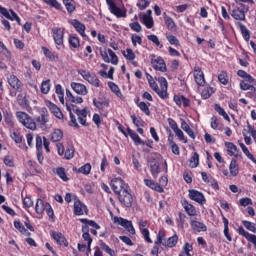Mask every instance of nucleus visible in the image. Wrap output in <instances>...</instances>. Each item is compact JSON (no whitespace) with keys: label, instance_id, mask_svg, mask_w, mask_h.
Wrapping results in <instances>:
<instances>
[{"label":"nucleus","instance_id":"obj_42","mask_svg":"<svg viewBox=\"0 0 256 256\" xmlns=\"http://www.w3.org/2000/svg\"><path fill=\"white\" fill-rule=\"evenodd\" d=\"M108 86L111 89V91H113V93L117 95V97H123V94L121 93V90L119 89V86H117V84L109 82Z\"/></svg>","mask_w":256,"mask_h":256},{"label":"nucleus","instance_id":"obj_48","mask_svg":"<svg viewBox=\"0 0 256 256\" xmlns=\"http://www.w3.org/2000/svg\"><path fill=\"white\" fill-rule=\"evenodd\" d=\"M80 221H81V223H85V225H89L90 227H93L94 229H101V226H99V224H97L93 220H87L85 218H81Z\"/></svg>","mask_w":256,"mask_h":256},{"label":"nucleus","instance_id":"obj_53","mask_svg":"<svg viewBox=\"0 0 256 256\" xmlns=\"http://www.w3.org/2000/svg\"><path fill=\"white\" fill-rule=\"evenodd\" d=\"M138 107L143 111V113H145V115H151V110H149V105H147V103L140 102Z\"/></svg>","mask_w":256,"mask_h":256},{"label":"nucleus","instance_id":"obj_4","mask_svg":"<svg viewBox=\"0 0 256 256\" xmlns=\"http://www.w3.org/2000/svg\"><path fill=\"white\" fill-rule=\"evenodd\" d=\"M78 73L83 77V79H85V81H88L90 85H93V87H99L100 81L95 74H91L87 70H79Z\"/></svg>","mask_w":256,"mask_h":256},{"label":"nucleus","instance_id":"obj_49","mask_svg":"<svg viewBox=\"0 0 256 256\" xmlns=\"http://www.w3.org/2000/svg\"><path fill=\"white\" fill-rule=\"evenodd\" d=\"M56 173L62 181H69V178L67 177V173H65V168H57Z\"/></svg>","mask_w":256,"mask_h":256},{"label":"nucleus","instance_id":"obj_46","mask_svg":"<svg viewBox=\"0 0 256 256\" xmlns=\"http://www.w3.org/2000/svg\"><path fill=\"white\" fill-rule=\"evenodd\" d=\"M213 95V88L211 87H206L202 90L201 97L202 99H209Z\"/></svg>","mask_w":256,"mask_h":256},{"label":"nucleus","instance_id":"obj_57","mask_svg":"<svg viewBox=\"0 0 256 256\" xmlns=\"http://www.w3.org/2000/svg\"><path fill=\"white\" fill-rule=\"evenodd\" d=\"M42 51L45 55V57H47L48 59H50V61H55V54H53V52H51L49 49H47L46 47H42Z\"/></svg>","mask_w":256,"mask_h":256},{"label":"nucleus","instance_id":"obj_21","mask_svg":"<svg viewBox=\"0 0 256 256\" xmlns=\"http://www.w3.org/2000/svg\"><path fill=\"white\" fill-rule=\"evenodd\" d=\"M144 183L147 187H150V189H153L154 191H157L158 193H163V187H161V185L155 183L153 180L145 179Z\"/></svg>","mask_w":256,"mask_h":256},{"label":"nucleus","instance_id":"obj_39","mask_svg":"<svg viewBox=\"0 0 256 256\" xmlns=\"http://www.w3.org/2000/svg\"><path fill=\"white\" fill-rule=\"evenodd\" d=\"M215 111H217L219 115L224 117L226 121H231V119L229 118V114H227V112H225V109H223L219 104L215 105Z\"/></svg>","mask_w":256,"mask_h":256},{"label":"nucleus","instance_id":"obj_10","mask_svg":"<svg viewBox=\"0 0 256 256\" xmlns=\"http://www.w3.org/2000/svg\"><path fill=\"white\" fill-rule=\"evenodd\" d=\"M194 79L199 87L205 85V74H203V71L197 66L194 68Z\"/></svg>","mask_w":256,"mask_h":256},{"label":"nucleus","instance_id":"obj_13","mask_svg":"<svg viewBox=\"0 0 256 256\" xmlns=\"http://www.w3.org/2000/svg\"><path fill=\"white\" fill-rule=\"evenodd\" d=\"M190 225L193 231H197V233L207 231V226L203 222H199L196 219H191Z\"/></svg>","mask_w":256,"mask_h":256},{"label":"nucleus","instance_id":"obj_40","mask_svg":"<svg viewBox=\"0 0 256 256\" xmlns=\"http://www.w3.org/2000/svg\"><path fill=\"white\" fill-rule=\"evenodd\" d=\"M122 55L128 59V61H134L135 60V52L131 48H127L126 52L122 51Z\"/></svg>","mask_w":256,"mask_h":256},{"label":"nucleus","instance_id":"obj_5","mask_svg":"<svg viewBox=\"0 0 256 256\" xmlns=\"http://www.w3.org/2000/svg\"><path fill=\"white\" fill-rule=\"evenodd\" d=\"M114 223H118L121 227H124L131 235H135V228L133 227V223L125 218L114 217Z\"/></svg>","mask_w":256,"mask_h":256},{"label":"nucleus","instance_id":"obj_17","mask_svg":"<svg viewBox=\"0 0 256 256\" xmlns=\"http://www.w3.org/2000/svg\"><path fill=\"white\" fill-rule=\"evenodd\" d=\"M52 32H53V38L56 45H63V35H64L63 29L53 28Z\"/></svg>","mask_w":256,"mask_h":256},{"label":"nucleus","instance_id":"obj_61","mask_svg":"<svg viewBox=\"0 0 256 256\" xmlns=\"http://www.w3.org/2000/svg\"><path fill=\"white\" fill-rule=\"evenodd\" d=\"M218 81H220L222 85H227V83H229V80L227 79V74H225V72L219 74Z\"/></svg>","mask_w":256,"mask_h":256},{"label":"nucleus","instance_id":"obj_32","mask_svg":"<svg viewBox=\"0 0 256 256\" xmlns=\"http://www.w3.org/2000/svg\"><path fill=\"white\" fill-rule=\"evenodd\" d=\"M14 227L20 231L23 235H26V237H29L31 235V232L23 226V224L19 221L14 222Z\"/></svg>","mask_w":256,"mask_h":256},{"label":"nucleus","instance_id":"obj_11","mask_svg":"<svg viewBox=\"0 0 256 256\" xmlns=\"http://www.w3.org/2000/svg\"><path fill=\"white\" fill-rule=\"evenodd\" d=\"M8 83L10 87H12V89H15L16 91H22L23 89V83L15 75H10V77L8 78Z\"/></svg>","mask_w":256,"mask_h":256},{"label":"nucleus","instance_id":"obj_41","mask_svg":"<svg viewBox=\"0 0 256 256\" xmlns=\"http://www.w3.org/2000/svg\"><path fill=\"white\" fill-rule=\"evenodd\" d=\"M63 3L68 11V13H73L75 11V1L73 0H63Z\"/></svg>","mask_w":256,"mask_h":256},{"label":"nucleus","instance_id":"obj_64","mask_svg":"<svg viewBox=\"0 0 256 256\" xmlns=\"http://www.w3.org/2000/svg\"><path fill=\"white\" fill-rule=\"evenodd\" d=\"M12 139L15 141V143H21L23 141V137L17 132L12 134Z\"/></svg>","mask_w":256,"mask_h":256},{"label":"nucleus","instance_id":"obj_62","mask_svg":"<svg viewBox=\"0 0 256 256\" xmlns=\"http://www.w3.org/2000/svg\"><path fill=\"white\" fill-rule=\"evenodd\" d=\"M44 1L48 5H51V7H54L55 9H61V4H59L57 0H44Z\"/></svg>","mask_w":256,"mask_h":256},{"label":"nucleus","instance_id":"obj_20","mask_svg":"<svg viewBox=\"0 0 256 256\" xmlns=\"http://www.w3.org/2000/svg\"><path fill=\"white\" fill-rule=\"evenodd\" d=\"M52 237H53V239H55V241H56V243H58V245H64L65 247H67V245H68L67 239H65V236H63L62 233L53 232Z\"/></svg>","mask_w":256,"mask_h":256},{"label":"nucleus","instance_id":"obj_30","mask_svg":"<svg viewBox=\"0 0 256 256\" xmlns=\"http://www.w3.org/2000/svg\"><path fill=\"white\" fill-rule=\"evenodd\" d=\"M82 231H83V239L84 241H87L89 245L93 243V239L91 238V234H89V225L85 224L82 226Z\"/></svg>","mask_w":256,"mask_h":256},{"label":"nucleus","instance_id":"obj_43","mask_svg":"<svg viewBox=\"0 0 256 256\" xmlns=\"http://www.w3.org/2000/svg\"><path fill=\"white\" fill-rule=\"evenodd\" d=\"M240 88L242 91H251L252 93H255L256 88L253 85H249L245 81L240 82Z\"/></svg>","mask_w":256,"mask_h":256},{"label":"nucleus","instance_id":"obj_54","mask_svg":"<svg viewBox=\"0 0 256 256\" xmlns=\"http://www.w3.org/2000/svg\"><path fill=\"white\" fill-rule=\"evenodd\" d=\"M131 119L135 125V127H143L145 125V121L141 118H137L135 115L131 116Z\"/></svg>","mask_w":256,"mask_h":256},{"label":"nucleus","instance_id":"obj_45","mask_svg":"<svg viewBox=\"0 0 256 256\" xmlns=\"http://www.w3.org/2000/svg\"><path fill=\"white\" fill-rule=\"evenodd\" d=\"M143 22L147 29L153 28V18L151 16H147V14L143 15Z\"/></svg>","mask_w":256,"mask_h":256},{"label":"nucleus","instance_id":"obj_28","mask_svg":"<svg viewBox=\"0 0 256 256\" xmlns=\"http://www.w3.org/2000/svg\"><path fill=\"white\" fill-rule=\"evenodd\" d=\"M179 241V236L177 234H174L172 237L167 239V242L162 243L164 247H169L170 249L175 247L177 245V242Z\"/></svg>","mask_w":256,"mask_h":256},{"label":"nucleus","instance_id":"obj_33","mask_svg":"<svg viewBox=\"0 0 256 256\" xmlns=\"http://www.w3.org/2000/svg\"><path fill=\"white\" fill-rule=\"evenodd\" d=\"M181 129H183V131H185V133H187L191 139H195V133H193V130L186 121L181 122Z\"/></svg>","mask_w":256,"mask_h":256},{"label":"nucleus","instance_id":"obj_59","mask_svg":"<svg viewBox=\"0 0 256 256\" xmlns=\"http://www.w3.org/2000/svg\"><path fill=\"white\" fill-rule=\"evenodd\" d=\"M147 39L149 41H152V43H154L157 47H159V45H161V42L159 41V38L155 34L148 35Z\"/></svg>","mask_w":256,"mask_h":256},{"label":"nucleus","instance_id":"obj_38","mask_svg":"<svg viewBox=\"0 0 256 256\" xmlns=\"http://www.w3.org/2000/svg\"><path fill=\"white\" fill-rule=\"evenodd\" d=\"M51 91V80L43 81L41 84V93L47 95Z\"/></svg>","mask_w":256,"mask_h":256},{"label":"nucleus","instance_id":"obj_19","mask_svg":"<svg viewBox=\"0 0 256 256\" xmlns=\"http://www.w3.org/2000/svg\"><path fill=\"white\" fill-rule=\"evenodd\" d=\"M84 211H87V206H85L83 203H81L80 200H76L74 202V213L76 215H83Z\"/></svg>","mask_w":256,"mask_h":256},{"label":"nucleus","instance_id":"obj_52","mask_svg":"<svg viewBox=\"0 0 256 256\" xmlns=\"http://www.w3.org/2000/svg\"><path fill=\"white\" fill-rule=\"evenodd\" d=\"M108 53H109V56L111 57L110 63H112V65H118L119 58L117 57V54H115V52H113V50L111 49H108Z\"/></svg>","mask_w":256,"mask_h":256},{"label":"nucleus","instance_id":"obj_1","mask_svg":"<svg viewBox=\"0 0 256 256\" xmlns=\"http://www.w3.org/2000/svg\"><path fill=\"white\" fill-rule=\"evenodd\" d=\"M16 117L22 123V125L26 127V129H30L31 131H35V129H37V124L31 119L29 114L25 112H17Z\"/></svg>","mask_w":256,"mask_h":256},{"label":"nucleus","instance_id":"obj_27","mask_svg":"<svg viewBox=\"0 0 256 256\" xmlns=\"http://www.w3.org/2000/svg\"><path fill=\"white\" fill-rule=\"evenodd\" d=\"M164 21H165V25L167 27V29L169 31H173L175 30V27H177V25L175 24V21H173V18L167 16V13L164 12Z\"/></svg>","mask_w":256,"mask_h":256},{"label":"nucleus","instance_id":"obj_29","mask_svg":"<svg viewBox=\"0 0 256 256\" xmlns=\"http://www.w3.org/2000/svg\"><path fill=\"white\" fill-rule=\"evenodd\" d=\"M62 139H63V131H61V129H55L51 133V141H53V143H57Z\"/></svg>","mask_w":256,"mask_h":256},{"label":"nucleus","instance_id":"obj_37","mask_svg":"<svg viewBox=\"0 0 256 256\" xmlns=\"http://www.w3.org/2000/svg\"><path fill=\"white\" fill-rule=\"evenodd\" d=\"M238 25L245 41H249L251 39V33L247 30V27L241 23H238Z\"/></svg>","mask_w":256,"mask_h":256},{"label":"nucleus","instance_id":"obj_58","mask_svg":"<svg viewBox=\"0 0 256 256\" xmlns=\"http://www.w3.org/2000/svg\"><path fill=\"white\" fill-rule=\"evenodd\" d=\"M65 159H73L75 157V149L73 148H68L65 153Z\"/></svg>","mask_w":256,"mask_h":256},{"label":"nucleus","instance_id":"obj_51","mask_svg":"<svg viewBox=\"0 0 256 256\" xmlns=\"http://www.w3.org/2000/svg\"><path fill=\"white\" fill-rule=\"evenodd\" d=\"M78 172L82 173V175H89V173H91V164L87 163L84 166L80 167Z\"/></svg>","mask_w":256,"mask_h":256},{"label":"nucleus","instance_id":"obj_16","mask_svg":"<svg viewBox=\"0 0 256 256\" xmlns=\"http://www.w3.org/2000/svg\"><path fill=\"white\" fill-rule=\"evenodd\" d=\"M46 106L57 119H63V112H61V109L57 107V105L53 104L51 101H47Z\"/></svg>","mask_w":256,"mask_h":256},{"label":"nucleus","instance_id":"obj_22","mask_svg":"<svg viewBox=\"0 0 256 256\" xmlns=\"http://www.w3.org/2000/svg\"><path fill=\"white\" fill-rule=\"evenodd\" d=\"M127 133L131 137V139L134 141L135 145H145V142L141 140L139 135L135 133V131L131 130V128H127Z\"/></svg>","mask_w":256,"mask_h":256},{"label":"nucleus","instance_id":"obj_63","mask_svg":"<svg viewBox=\"0 0 256 256\" xmlns=\"http://www.w3.org/2000/svg\"><path fill=\"white\" fill-rule=\"evenodd\" d=\"M130 28L136 33H141V24L139 22H133L130 24Z\"/></svg>","mask_w":256,"mask_h":256},{"label":"nucleus","instance_id":"obj_36","mask_svg":"<svg viewBox=\"0 0 256 256\" xmlns=\"http://www.w3.org/2000/svg\"><path fill=\"white\" fill-rule=\"evenodd\" d=\"M199 165V154L197 152L189 160V167L195 169Z\"/></svg>","mask_w":256,"mask_h":256},{"label":"nucleus","instance_id":"obj_7","mask_svg":"<svg viewBox=\"0 0 256 256\" xmlns=\"http://www.w3.org/2000/svg\"><path fill=\"white\" fill-rule=\"evenodd\" d=\"M151 65L156 71H161L162 73H165V71H167V65L165 64V60H163V58L161 57L155 58V56H152Z\"/></svg>","mask_w":256,"mask_h":256},{"label":"nucleus","instance_id":"obj_9","mask_svg":"<svg viewBox=\"0 0 256 256\" xmlns=\"http://www.w3.org/2000/svg\"><path fill=\"white\" fill-rule=\"evenodd\" d=\"M189 198L196 203H200V205H203V203H205V196L203 195V193L195 189L189 190Z\"/></svg>","mask_w":256,"mask_h":256},{"label":"nucleus","instance_id":"obj_3","mask_svg":"<svg viewBox=\"0 0 256 256\" xmlns=\"http://www.w3.org/2000/svg\"><path fill=\"white\" fill-rule=\"evenodd\" d=\"M111 187L116 193V195H119V193H122L124 189H129V184H126L125 181L121 178H114L111 181Z\"/></svg>","mask_w":256,"mask_h":256},{"label":"nucleus","instance_id":"obj_55","mask_svg":"<svg viewBox=\"0 0 256 256\" xmlns=\"http://www.w3.org/2000/svg\"><path fill=\"white\" fill-rule=\"evenodd\" d=\"M100 247L103 251H105L106 253H108V255L111 256H115V251H113V249H111L107 244H105L104 242H101Z\"/></svg>","mask_w":256,"mask_h":256},{"label":"nucleus","instance_id":"obj_8","mask_svg":"<svg viewBox=\"0 0 256 256\" xmlns=\"http://www.w3.org/2000/svg\"><path fill=\"white\" fill-rule=\"evenodd\" d=\"M106 3L112 15H115L116 17H126L127 13L121 10L113 0H106Z\"/></svg>","mask_w":256,"mask_h":256},{"label":"nucleus","instance_id":"obj_35","mask_svg":"<svg viewBox=\"0 0 256 256\" xmlns=\"http://www.w3.org/2000/svg\"><path fill=\"white\" fill-rule=\"evenodd\" d=\"M223 223H224V235L227 241H233V238L229 234V220L227 218H223Z\"/></svg>","mask_w":256,"mask_h":256},{"label":"nucleus","instance_id":"obj_26","mask_svg":"<svg viewBox=\"0 0 256 256\" xmlns=\"http://www.w3.org/2000/svg\"><path fill=\"white\" fill-rule=\"evenodd\" d=\"M229 171L232 177H237V175H239V164H237V160L233 159L231 161Z\"/></svg>","mask_w":256,"mask_h":256},{"label":"nucleus","instance_id":"obj_60","mask_svg":"<svg viewBox=\"0 0 256 256\" xmlns=\"http://www.w3.org/2000/svg\"><path fill=\"white\" fill-rule=\"evenodd\" d=\"M156 93L161 99H167V88H158V90H156Z\"/></svg>","mask_w":256,"mask_h":256},{"label":"nucleus","instance_id":"obj_56","mask_svg":"<svg viewBox=\"0 0 256 256\" xmlns=\"http://www.w3.org/2000/svg\"><path fill=\"white\" fill-rule=\"evenodd\" d=\"M69 44L71 45V47H73L74 49H78L80 43H79V38L75 37V36H71L69 38Z\"/></svg>","mask_w":256,"mask_h":256},{"label":"nucleus","instance_id":"obj_23","mask_svg":"<svg viewBox=\"0 0 256 256\" xmlns=\"http://www.w3.org/2000/svg\"><path fill=\"white\" fill-rule=\"evenodd\" d=\"M231 16L236 19V21H245V11H243L241 8L234 9Z\"/></svg>","mask_w":256,"mask_h":256},{"label":"nucleus","instance_id":"obj_14","mask_svg":"<svg viewBox=\"0 0 256 256\" xmlns=\"http://www.w3.org/2000/svg\"><path fill=\"white\" fill-rule=\"evenodd\" d=\"M71 88L73 89V91H75V93H77V95H87L88 93L87 86L81 83L72 82Z\"/></svg>","mask_w":256,"mask_h":256},{"label":"nucleus","instance_id":"obj_44","mask_svg":"<svg viewBox=\"0 0 256 256\" xmlns=\"http://www.w3.org/2000/svg\"><path fill=\"white\" fill-rule=\"evenodd\" d=\"M225 146L227 147L228 155H235V152L237 151V146L231 142H226Z\"/></svg>","mask_w":256,"mask_h":256},{"label":"nucleus","instance_id":"obj_18","mask_svg":"<svg viewBox=\"0 0 256 256\" xmlns=\"http://www.w3.org/2000/svg\"><path fill=\"white\" fill-rule=\"evenodd\" d=\"M71 25H73L77 33H79L82 37H85V24L79 22L77 19H74L71 21Z\"/></svg>","mask_w":256,"mask_h":256},{"label":"nucleus","instance_id":"obj_34","mask_svg":"<svg viewBox=\"0 0 256 256\" xmlns=\"http://www.w3.org/2000/svg\"><path fill=\"white\" fill-rule=\"evenodd\" d=\"M67 111H69V115H70V126L75 127L76 129H79V124L77 123V118H75V115L73 114V111L71 110V106H67Z\"/></svg>","mask_w":256,"mask_h":256},{"label":"nucleus","instance_id":"obj_24","mask_svg":"<svg viewBox=\"0 0 256 256\" xmlns=\"http://www.w3.org/2000/svg\"><path fill=\"white\" fill-rule=\"evenodd\" d=\"M184 209L190 217H195L197 215V210L195 209V206L193 204H189V202L184 201L183 203Z\"/></svg>","mask_w":256,"mask_h":256},{"label":"nucleus","instance_id":"obj_2","mask_svg":"<svg viewBox=\"0 0 256 256\" xmlns=\"http://www.w3.org/2000/svg\"><path fill=\"white\" fill-rule=\"evenodd\" d=\"M118 199L123 207L129 208L133 206V195L130 194L129 188L122 190V192L118 194Z\"/></svg>","mask_w":256,"mask_h":256},{"label":"nucleus","instance_id":"obj_15","mask_svg":"<svg viewBox=\"0 0 256 256\" xmlns=\"http://www.w3.org/2000/svg\"><path fill=\"white\" fill-rule=\"evenodd\" d=\"M36 121L39 123V125L49 123V111H47V108H42L40 110V116L36 118Z\"/></svg>","mask_w":256,"mask_h":256},{"label":"nucleus","instance_id":"obj_25","mask_svg":"<svg viewBox=\"0 0 256 256\" xmlns=\"http://www.w3.org/2000/svg\"><path fill=\"white\" fill-rule=\"evenodd\" d=\"M93 104L95 105V107L99 110H103L105 109V107H109V100L107 99H95L93 100Z\"/></svg>","mask_w":256,"mask_h":256},{"label":"nucleus","instance_id":"obj_50","mask_svg":"<svg viewBox=\"0 0 256 256\" xmlns=\"http://www.w3.org/2000/svg\"><path fill=\"white\" fill-rule=\"evenodd\" d=\"M150 169H151V173H152L153 177H157V175H159V173L161 172L159 163H154V164L150 165Z\"/></svg>","mask_w":256,"mask_h":256},{"label":"nucleus","instance_id":"obj_31","mask_svg":"<svg viewBox=\"0 0 256 256\" xmlns=\"http://www.w3.org/2000/svg\"><path fill=\"white\" fill-rule=\"evenodd\" d=\"M45 209H47V203L43 202L41 199H38L35 206L36 213L41 215Z\"/></svg>","mask_w":256,"mask_h":256},{"label":"nucleus","instance_id":"obj_12","mask_svg":"<svg viewBox=\"0 0 256 256\" xmlns=\"http://www.w3.org/2000/svg\"><path fill=\"white\" fill-rule=\"evenodd\" d=\"M74 113H76L78 117V121L80 125L87 127V108L80 110L79 108L74 109Z\"/></svg>","mask_w":256,"mask_h":256},{"label":"nucleus","instance_id":"obj_47","mask_svg":"<svg viewBox=\"0 0 256 256\" xmlns=\"http://www.w3.org/2000/svg\"><path fill=\"white\" fill-rule=\"evenodd\" d=\"M242 224L244 225V227H246L248 229V231H251L252 233H256V224L249 222L247 220H243Z\"/></svg>","mask_w":256,"mask_h":256},{"label":"nucleus","instance_id":"obj_6","mask_svg":"<svg viewBox=\"0 0 256 256\" xmlns=\"http://www.w3.org/2000/svg\"><path fill=\"white\" fill-rule=\"evenodd\" d=\"M0 13L6 17V19H9L10 21H17L18 25H21V18H19L15 11L11 9L8 11L7 8L0 6Z\"/></svg>","mask_w":256,"mask_h":256}]
</instances>
